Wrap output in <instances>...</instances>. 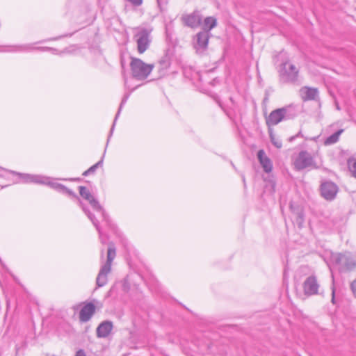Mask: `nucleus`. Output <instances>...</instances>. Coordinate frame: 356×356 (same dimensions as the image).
Wrapping results in <instances>:
<instances>
[{
    "label": "nucleus",
    "instance_id": "1",
    "mask_svg": "<svg viewBox=\"0 0 356 356\" xmlns=\"http://www.w3.org/2000/svg\"><path fill=\"white\" fill-rule=\"evenodd\" d=\"M116 256V250L114 244L110 243L107 250L106 261L100 268L96 279V284L98 287L105 286L108 282L107 275L111 270V265L113 259Z\"/></svg>",
    "mask_w": 356,
    "mask_h": 356
},
{
    "label": "nucleus",
    "instance_id": "2",
    "mask_svg": "<svg viewBox=\"0 0 356 356\" xmlns=\"http://www.w3.org/2000/svg\"><path fill=\"white\" fill-rule=\"evenodd\" d=\"M280 81L282 83H296L298 81L299 69L289 61L283 62L279 70Z\"/></svg>",
    "mask_w": 356,
    "mask_h": 356
},
{
    "label": "nucleus",
    "instance_id": "3",
    "mask_svg": "<svg viewBox=\"0 0 356 356\" xmlns=\"http://www.w3.org/2000/svg\"><path fill=\"white\" fill-rule=\"evenodd\" d=\"M130 67L133 77L142 81L147 78L154 68V65L146 64L139 58H132Z\"/></svg>",
    "mask_w": 356,
    "mask_h": 356
},
{
    "label": "nucleus",
    "instance_id": "4",
    "mask_svg": "<svg viewBox=\"0 0 356 356\" xmlns=\"http://www.w3.org/2000/svg\"><path fill=\"white\" fill-rule=\"evenodd\" d=\"M295 115L296 114L291 113V108L289 107L277 108L270 112L266 118V122L268 129H271V127L277 125L283 120L292 119Z\"/></svg>",
    "mask_w": 356,
    "mask_h": 356
},
{
    "label": "nucleus",
    "instance_id": "5",
    "mask_svg": "<svg viewBox=\"0 0 356 356\" xmlns=\"http://www.w3.org/2000/svg\"><path fill=\"white\" fill-rule=\"evenodd\" d=\"M51 186L53 188H54L55 189H56L60 192H63L64 193H66L69 196H71V197L76 199L79 202V206L82 208L83 212L87 215L88 218L91 220L93 225L95 227H96L98 229H99V221L97 220L95 215L89 211V209L84 205V204L82 202L81 199L78 197V195L74 191L69 189L64 185L58 184V183L51 184Z\"/></svg>",
    "mask_w": 356,
    "mask_h": 356
},
{
    "label": "nucleus",
    "instance_id": "6",
    "mask_svg": "<svg viewBox=\"0 0 356 356\" xmlns=\"http://www.w3.org/2000/svg\"><path fill=\"white\" fill-rule=\"evenodd\" d=\"M80 195L88 202L92 209L102 213L103 220H104L108 225H110V219L108 215L106 213L99 201L92 195L90 191L83 186H79Z\"/></svg>",
    "mask_w": 356,
    "mask_h": 356
},
{
    "label": "nucleus",
    "instance_id": "7",
    "mask_svg": "<svg viewBox=\"0 0 356 356\" xmlns=\"http://www.w3.org/2000/svg\"><path fill=\"white\" fill-rule=\"evenodd\" d=\"M332 259L340 271L351 270L356 267V259L350 253L336 254Z\"/></svg>",
    "mask_w": 356,
    "mask_h": 356
},
{
    "label": "nucleus",
    "instance_id": "8",
    "mask_svg": "<svg viewBox=\"0 0 356 356\" xmlns=\"http://www.w3.org/2000/svg\"><path fill=\"white\" fill-rule=\"evenodd\" d=\"M294 168L300 171L307 168H316V165L312 154L307 151H300L293 161Z\"/></svg>",
    "mask_w": 356,
    "mask_h": 356
},
{
    "label": "nucleus",
    "instance_id": "9",
    "mask_svg": "<svg viewBox=\"0 0 356 356\" xmlns=\"http://www.w3.org/2000/svg\"><path fill=\"white\" fill-rule=\"evenodd\" d=\"M210 35L209 31L202 30L194 36L193 44L197 53H202L207 49Z\"/></svg>",
    "mask_w": 356,
    "mask_h": 356
},
{
    "label": "nucleus",
    "instance_id": "10",
    "mask_svg": "<svg viewBox=\"0 0 356 356\" xmlns=\"http://www.w3.org/2000/svg\"><path fill=\"white\" fill-rule=\"evenodd\" d=\"M134 37L136 38L138 51L140 54L144 53L149 45V32L146 29H142Z\"/></svg>",
    "mask_w": 356,
    "mask_h": 356
},
{
    "label": "nucleus",
    "instance_id": "11",
    "mask_svg": "<svg viewBox=\"0 0 356 356\" xmlns=\"http://www.w3.org/2000/svg\"><path fill=\"white\" fill-rule=\"evenodd\" d=\"M338 192V186L332 181H325L321 185V194L326 200H333Z\"/></svg>",
    "mask_w": 356,
    "mask_h": 356
},
{
    "label": "nucleus",
    "instance_id": "12",
    "mask_svg": "<svg viewBox=\"0 0 356 356\" xmlns=\"http://www.w3.org/2000/svg\"><path fill=\"white\" fill-rule=\"evenodd\" d=\"M181 19L186 26L195 29L202 24V15L199 10H194L190 14L184 15Z\"/></svg>",
    "mask_w": 356,
    "mask_h": 356
},
{
    "label": "nucleus",
    "instance_id": "13",
    "mask_svg": "<svg viewBox=\"0 0 356 356\" xmlns=\"http://www.w3.org/2000/svg\"><path fill=\"white\" fill-rule=\"evenodd\" d=\"M319 285L314 276L308 277L303 284L304 292L307 296L317 294Z\"/></svg>",
    "mask_w": 356,
    "mask_h": 356
},
{
    "label": "nucleus",
    "instance_id": "14",
    "mask_svg": "<svg viewBox=\"0 0 356 356\" xmlns=\"http://www.w3.org/2000/svg\"><path fill=\"white\" fill-rule=\"evenodd\" d=\"M96 307L92 302H87L79 312V320L81 322H88L95 313Z\"/></svg>",
    "mask_w": 356,
    "mask_h": 356
},
{
    "label": "nucleus",
    "instance_id": "15",
    "mask_svg": "<svg viewBox=\"0 0 356 356\" xmlns=\"http://www.w3.org/2000/svg\"><path fill=\"white\" fill-rule=\"evenodd\" d=\"M113 328V324L112 321H104L97 326L96 335L98 338H106L111 334Z\"/></svg>",
    "mask_w": 356,
    "mask_h": 356
},
{
    "label": "nucleus",
    "instance_id": "16",
    "mask_svg": "<svg viewBox=\"0 0 356 356\" xmlns=\"http://www.w3.org/2000/svg\"><path fill=\"white\" fill-rule=\"evenodd\" d=\"M10 51H31L33 50H39V51H51L53 54H57L58 50L51 48V47H34L32 44H25V45H20V46H13L11 47Z\"/></svg>",
    "mask_w": 356,
    "mask_h": 356
},
{
    "label": "nucleus",
    "instance_id": "17",
    "mask_svg": "<svg viewBox=\"0 0 356 356\" xmlns=\"http://www.w3.org/2000/svg\"><path fill=\"white\" fill-rule=\"evenodd\" d=\"M13 174L17 175L22 179L24 183H37V184H48L46 180L47 178L39 176V175H33L30 174H22V173H17L15 172H12Z\"/></svg>",
    "mask_w": 356,
    "mask_h": 356
},
{
    "label": "nucleus",
    "instance_id": "18",
    "mask_svg": "<svg viewBox=\"0 0 356 356\" xmlns=\"http://www.w3.org/2000/svg\"><path fill=\"white\" fill-rule=\"evenodd\" d=\"M300 95L304 102L315 100L318 95V89L305 86L300 90Z\"/></svg>",
    "mask_w": 356,
    "mask_h": 356
},
{
    "label": "nucleus",
    "instance_id": "19",
    "mask_svg": "<svg viewBox=\"0 0 356 356\" xmlns=\"http://www.w3.org/2000/svg\"><path fill=\"white\" fill-rule=\"evenodd\" d=\"M258 159L266 172L272 171L273 165L270 159L266 155L263 149H260L257 153Z\"/></svg>",
    "mask_w": 356,
    "mask_h": 356
},
{
    "label": "nucleus",
    "instance_id": "20",
    "mask_svg": "<svg viewBox=\"0 0 356 356\" xmlns=\"http://www.w3.org/2000/svg\"><path fill=\"white\" fill-rule=\"evenodd\" d=\"M290 209L295 216L294 218L296 225L299 228H302L305 221L302 209L299 207H294L293 204H290Z\"/></svg>",
    "mask_w": 356,
    "mask_h": 356
},
{
    "label": "nucleus",
    "instance_id": "21",
    "mask_svg": "<svg viewBox=\"0 0 356 356\" xmlns=\"http://www.w3.org/2000/svg\"><path fill=\"white\" fill-rule=\"evenodd\" d=\"M129 94H126V95L123 97V98H122V102H121V103H120V104L119 109H118V113H116V115H115V119H114V121H113V123L112 127H111V129L110 136H108V141L109 140V138H110V137H111V134H113V129H114V127H115V124L116 120H117V119H118V116H119V115H120V112H121V110H122V108L123 106H124V105L125 104V103L127 102V99H129Z\"/></svg>",
    "mask_w": 356,
    "mask_h": 356
},
{
    "label": "nucleus",
    "instance_id": "22",
    "mask_svg": "<svg viewBox=\"0 0 356 356\" xmlns=\"http://www.w3.org/2000/svg\"><path fill=\"white\" fill-rule=\"evenodd\" d=\"M343 132V129H339L328 136L325 140V145H332L339 140V136Z\"/></svg>",
    "mask_w": 356,
    "mask_h": 356
},
{
    "label": "nucleus",
    "instance_id": "23",
    "mask_svg": "<svg viewBox=\"0 0 356 356\" xmlns=\"http://www.w3.org/2000/svg\"><path fill=\"white\" fill-rule=\"evenodd\" d=\"M204 24L207 28L204 30L209 31L210 33V31L216 26V19L213 17H207L204 19Z\"/></svg>",
    "mask_w": 356,
    "mask_h": 356
},
{
    "label": "nucleus",
    "instance_id": "24",
    "mask_svg": "<svg viewBox=\"0 0 356 356\" xmlns=\"http://www.w3.org/2000/svg\"><path fill=\"white\" fill-rule=\"evenodd\" d=\"M102 164L103 158H102V159L99 161L97 163H96L95 165L90 167L87 170L84 171L83 175L86 177L90 174H94L98 168L102 166Z\"/></svg>",
    "mask_w": 356,
    "mask_h": 356
},
{
    "label": "nucleus",
    "instance_id": "25",
    "mask_svg": "<svg viewBox=\"0 0 356 356\" xmlns=\"http://www.w3.org/2000/svg\"><path fill=\"white\" fill-rule=\"evenodd\" d=\"M268 131L270 141L273 143V145L278 149L281 148L282 146V141L276 138L275 135L273 134L272 129H268Z\"/></svg>",
    "mask_w": 356,
    "mask_h": 356
},
{
    "label": "nucleus",
    "instance_id": "26",
    "mask_svg": "<svg viewBox=\"0 0 356 356\" xmlns=\"http://www.w3.org/2000/svg\"><path fill=\"white\" fill-rule=\"evenodd\" d=\"M348 165L353 177L356 178V159L350 158L348 160Z\"/></svg>",
    "mask_w": 356,
    "mask_h": 356
},
{
    "label": "nucleus",
    "instance_id": "27",
    "mask_svg": "<svg viewBox=\"0 0 356 356\" xmlns=\"http://www.w3.org/2000/svg\"><path fill=\"white\" fill-rule=\"evenodd\" d=\"M159 65L161 67V70H165V69H167L169 66V63L168 61L165 60H161L160 62H159Z\"/></svg>",
    "mask_w": 356,
    "mask_h": 356
},
{
    "label": "nucleus",
    "instance_id": "28",
    "mask_svg": "<svg viewBox=\"0 0 356 356\" xmlns=\"http://www.w3.org/2000/svg\"><path fill=\"white\" fill-rule=\"evenodd\" d=\"M99 227H100V226L99 225ZM95 228H96V229L97 230V232L99 233V238L101 240V242L102 243H106V238H104V236H103L101 227H99V229H98L96 227H95Z\"/></svg>",
    "mask_w": 356,
    "mask_h": 356
},
{
    "label": "nucleus",
    "instance_id": "29",
    "mask_svg": "<svg viewBox=\"0 0 356 356\" xmlns=\"http://www.w3.org/2000/svg\"><path fill=\"white\" fill-rule=\"evenodd\" d=\"M350 288L354 296L356 298V279L351 283Z\"/></svg>",
    "mask_w": 356,
    "mask_h": 356
},
{
    "label": "nucleus",
    "instance_id": "30",
    "mask_svg": "<svg viewBox=\"0 0 356 356\" xmlns=\"http://www.w3.org/2000/svg\"><path fill=\"white\" fill-rule=\"evenodd\" d=\"M135 6H139L142 4L143 0H127Z\"/></svg>",
    "mask_w": 356,
    "mask_h": 356
},
{
    "label": "nucleus",
    "instance_id": "31",
    "mask_svg": "<svg viewBox=\"0 0 356 356\" xmlns=\"http://www.w3.org/2000/svg\"><path fill=\"white\" fill-rule=\"evenodd\" d=\"M331 302L335 304V288L334 285L332 286V300Z\"/></svg>",
    "mask_w": 356,
    "mask_h": 356
},
{
    "label": "nucleus",
    "instance_id": "32",
    "mask_svg": "<svg viewBox=\"0 0 356 356\" xmlns=\"http://www.w3.org/2000/svg\"><path fill=\"white\" fill-rule=\"evenodd\" d=\"M75 356H86V355L83 349H79L76 351Z\"/></svg>",
    "mask_w": 356,
    "mask_h": 356
},
{
    "label": "nucleus",
    "instance_id": "33",
    "mask_svg": "<svg viewBox=\"0 0 356 356\" xmlns=\"http://www.w3.org/2000/svg\"><path fill=\"white\" fill-rule=\"evenodd\" d=\"M300 134V133H299V134L297 135V136H299V134ZM296 137V136H292V137H291V138H289V140H290V141H292L293 140H294V138H295Z\"/></svg>",
    "mask_w": 356,
    "mask_h": 356
},
{
    "label": "nucleus",
    "instance_id": "34",
    "mask_svg": "<svg viewBox=\"0 0 356 356\" xmlns=\"http://www.w3.org/2000/svg\"><path fill=\"white\" fill-rule=\"evenodd\" d=\"M101 258L103 259L104 258V250H101Z\"/></svg>",
    "mask_w": 356,
    "mask_h": 356
},
{
    "label": "nucleus",
    "instance_id": "35",
    "mask_svg": "<svg viewBox=\"0 0 356 356\" xmlns=\"http://www.w3.org/2000/svg\"><path fill=\"white\" fill-rule=\"evenodd\" d=\"M242 178H243V181L244 186H245V179L244 177V176H243Z\"/></svg>",
    "mask_w": 356,
    "mask_h": 356
},
{
    "label": "nucleus",
    "instance_id": "36",
    "mask_svg": "<svg viewBox=\"0 0 356 356\" xmlns=\"http://www.w3.org/2000/svg\"><path fill=\"white\" fill-rule=\"evenodd\" d=\"M229 100L231 101V102H232L233 104H234V99H233V98H232V97H230V98H229Z\"/></svg>",
    "mask_w": 356,
    "mask_h": 356
}]
</instances>
